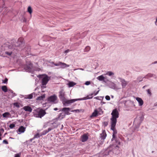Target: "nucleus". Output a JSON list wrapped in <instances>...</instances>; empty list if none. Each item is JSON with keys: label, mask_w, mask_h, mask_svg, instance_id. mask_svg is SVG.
Here are the masks:
<instances>
[{"label": "nucleus", "mask_w": 157, "mask_h": 157, "mask_svg": "<svg viewBox=\"0 0 157 157\" xmlns=\"http://www.w3.org/2000/svg\"><path fill=\"white\" fill-rule=\"evenodd\" d=\"M144 117L143 116H142L141 117H140V123H141L142 122V121H143V120L144 119Z\"/></svg>", "instance_id": "3c124183"}, {"label": "nucleus", "mask_w": 157, "mask_h": 157, "mask_svg": "<svg viewBox=\"0 0 157 157\" xmlns=\"http://www.w3.org/2000/svg\"><path fill=\"white\" fill-rule=\"evenodd\" d=\"M46 86H41V88L43 89L44 88H46Z\"/></svg>", "instance_id": "774afa93"}, {"label": "nucleus", "mask_w": 157, "mask_h": 157, "mask_svg": "<svg viewBox=\"0 0 157 157\" xmlns=\"http://www.w3.org/2000/svg\"><path fill=\"white\" fill-rule=\"evenodd\" d=\"M156 63H157V61H155L152 63V64H155Z\"/></svg>", "instance_id": "052dcab7"}, {"label": "nucleus", "mask_w": 157, "mask_h": 157, "mask_svg": "<svg viewBox=\"0 0 157 157\" xmlns=\"http://www.w3.org/2000/svg\"><path fill=\"white\" fill-rule=\"evenodd\" d=\"M90 47L89 46H87L84 49V52H88L90 50Z\"/></svg>", "instance_id": "2f4dec72"}, {"label": "nucleus", "mask_w": 157, "mask_h": 157, "mask_svg": "<svg viewBox=\"0 0 157 157\" xmlns=\"http://www.w3.org/2000/svg\"><path fill=\"white\" fill-rule=\"evenodd\" d=\"M142 78H143V79L144 78H147V75H146L145 76H144V77H142Z\"/></svg>", "instance_id": "680f3d73"}, {"label": "nucleus", "mask_w": 157, "mask_h": 157, "mask_svg": "<svg viewBox=\"0 0 157 157\" xmlns=\"http://www.w3.org/2000/svg\"><path fill=\"white\" fill-rule=\"evenodd\" d=\"M143 80V78L142 77L139 76L137 78V80L134 81L135 82H139L142 81Z\"/></svg>", "instance_id": "393cba45"}, {"label": "nucleus", "mask_w": 157, "mask_h": 157, "mask_svg": "<svg viewBox=\"0 0 157 157\" xmlns=\"http://www.w3.org/2000/svg\"><path fill=\"white\" fill-rule=\"evenodd\" d=\"M45 97V95L43 94L40 96H39L37 98L36 100H43Z\"/></svg>", "instance_id": "b1692460"}, {"label": "nucleus", "mask_w": 157, "mask_h": 157, "mask_svg": "<svg viewBox=\"0 0 157 157\" xmlns=\"http://www.w3.org/2000/svg\"><path fill=\"white\" fill-rule=\"evenodd\" d=\"M71 109L69 107H64L62 109H59V112L60 111L63 112V113L66 115H69L70 113L69 112L70 111Z\"/></svg>", "instance_id": "9d476101"}, {"label": "nucleus", "mask_w": 157, "mask_h": 157, "mask_svg": "<svg viewBox=\"0 0 157 157\" xmlns=\"http://www.w3.org/2000/svg\"><path fill=\"white\" fill-rule=\"evenodd\" d=\"M15 127V125L14 124H10L9 125L10 128H14Z\"/></svg>", "instance_id": "58836bf2"}, {"label": "nucleus", "mask_w": 157, "mask_h": 157, "mask_svg": "<svg viewBox=\"0 0 157 157\" xmlns=\"http://www.w3.org/2000/svg\"><path fill=\"white\" fill-rule=\"evenodd\" d=\"M5 54L9 56H10L12 54V52H5Z\"/></svg>", "instance_id": "8fccbe9b"}, {"label": "nucleus", "mask_w": 157, "mask_h": 157, "mask_svg": "<svg viewBox=\"0 0 157 157\" xmlns=\"http://www.w3.org/2000/svg\"><path fill=\"white\" fill-rule=\"evenodd\" d=\"M107 75H108L109 76H111L112 75H114V73L111 71H108L106 74Z\"/></svg>", "instance_id": "72a5a7b5"}, {"label": "nucleus", "mask_w": 157, "mask_h": 157, "mask_svg": "<svg viewBox=\"0 0 157 157\" xmlns=\"http://www.w3.org/2000/svg\"><path fill=\"white\" fill-rule=\"evenodd\" d=\"M33 64L31 63L27 64L24 67V69L27 72H30L32 71Z\"/></svg>", "instance_id": "9b49d317"}, {"label": "nucleus", "mask_w": 157, "mask_h": 157, "mask_svg": "<svg viewBox=\"0 0 157 157\" xmlns=\"http://www.w3.org/2000/svg\"><path fill=\"white\" fill-rule=\"evenodd\" d=\"M99 91V90H98V91H97L96 93H95L94 94V95L95 96L96 95H97L98 93V92Z\"/></svg>", "instance_id": "6e6d98bb"}, {"label": "nucleus", "mask_w": 157, "mask_h": 157, "mask_svg": "<svg viewBox=\"0 0 157 157\" xmlns=\"http://www.w3.org/2000/svg\"><path fill=\"white\" fill-rule=\"evenodd\" d=\"M8 91H9L12 94H13V91L11 90H9Z\"/></svg>", "instance_id": "5fc2aeb1"}, {"label": "nucleus", "mask_w": 157, "mask_h": 157, "mask_svg": "<svg viewBox=\"0 0 157 157\" xmlns=\"http://www.w3.org/2000/svg\"><path fill=\"white\" fill-rule=\"evenodd\" d=\"M41 136V135H40L39 133H37L34 135V137L35 138H39L40 136Z\"/></svg>", "instance_id": "e433bc0d"}, {"label": "nucleus", "mask_w": 157, "mask_h": 157, "mask_svg": "<svg viewBox=\"0 0 157 157\" xmlns=\"http://www.w3.org/2000/svg\"><path fill=\"white\" fill-rule=\"evenodd\" d=\"M25 130V128L24 126H21L17 130V132L18 134H20L24 132Z\"/></svg>", "instance_id": "2eb2a0df"}, {"label": "nucleus", "mask_w": 157, "mask_h": 157, "mask_svg": "<svg viewBox=\"0 0 157 157\" xmlns=\"http://www.w3.org/2000/svg\"><path fill=\"white\" fill-rule=\"evenodd\" d=\"M58 109L57 108H55L54 109V110L55 111H56V110H58Z\"/></svg>", "instance_id": "338daca9"}, {"label": "nucleus", "mask_w": 157, "mask_h": 157, "mask_svg": "<svg viewBox=\"0 0 157 157\" xmlns=\"http://www.w3.org/2000/svg\"><path fill=\"white\" fill-rule=\"evenodd\" d=\"M94 92H93V93H92L91 94H89L88 95L87 97L83 98H80V99H84L85 98H86L85 99H83V100H86L87 99H91L93 98L92 96L94 95Z\"/></svg>", "instance_id": "aec40b11"}, {"label": "nucleus", "mask_w": 157, "mask_h": 157, "mask_svg": "<svg viewBox=\"0 0 157 157\" xmlns=\"http://www.w3.org/2000/svg\"><path fill=\"white\" fill-rule=\"evenodd\" d=\"M13 94V97L16 96V94L14 92H13V94Z\"/></svg>", "instance_id": "69168bd1"}, {"label": "nucleus", "mask_w": 157, "mask_h": 157, "mask_svg": "<svg viewBox=\"0 0 157 157\" xmlns=\"http://www.w3.org/2000/svg\"><path fill=\"white\" fill-rule=\"evenodd\" d=\"M81 141L84 142L86 141L88 139L87 135L86 134H84L82 136Z\"/></svg>", "instance_id": "6ab92c4d"}, {"label": "nucleus", "mask_w": 157, "mask_h": 157, "mask_svg": "<svg viewBox=\"0 0 157 157\" xmlns=\"http://www.w3.org/2000/svg\"><path fill=\"white\" fill-rule=\"evenodd\" d=\"M90 83L91 82L90 81H87L85 82V84L86 85L88 86L90 84Z\"/></svg>", "instance_id": "de8ad7c7"}, {"label": "nucleus", "mask_w": 157, "mask_h": 157, "mask_svg": "<svg viewBox=\"0 0 157 157\" xmlns=\"http://www.w3.org/2000/svg\"><path fill=\"white\" fill-rule=\"evenodd\" d=\"M52 124L54 127H56V128H57L58 125H60V123H59L57 124H56L54 122L52 123Z\"/></svg>", "instance_id": "f704fd0d"}, {"label": "nucleus", "mask_w": 157, "mask_h": 157, "mask_svg": "<svg viewBox=\"0 0 157 157\" xmlns=\"http://www.w3.org/2000/svg\"><path fill=\"white\" fill-rule=\"evenodd\" d=\"M70 51V50L69 49H67V50H66L65 51V53H68V52H69Z\"/></svg>", "instance_id": "4d7b16f0"}, {"label": "nucleus", "mask_w": 157, "mask_h": 157, "mask_svg": "<svg viewBox=\"0 0 157 157\" xmlns=\"http://www.w3.org/2000/svg\"><path fill=\"white\" fill-rule=\"evenodd\" d=\"M10 115L9 112H5L2 114V116L6 118L8 116Z\"/></svg>", "instance_id": "c756f323"}, {"label": "nucleus", "mask_w": 157, "mask_h": 157, "mask_svg": "<svg viewBox=\"0 0 157 157\" xmlns=\"http://www.w3.org/2000/svg\"><path fill=\"white\" fill-rule=\"evenodd\" d=\"M116 124V123H111V129L113 130V136L112 138L111 139V141H113L114 140L117 141V139L116 137V135L117 133V132L116 130L115 129V127Z\"/></svg>", "instance_id": "39448f33"}, {"label": "nucleus", "mask_w": 157, "mask_h": 157, "mask_svg": "<svg viewBox=\"0 0 157 157\" xmlns=\"http://www.w3.org/2000/svg\"><path fill=\"white\" fill-rule=\"evenodd\" d=\"M66 115L63 113H61L59 114L58 117L56 118L57 120L59 119L61 120L65 117Z\"/></svg>", "instance_id": "dca6fc26"}, {"label": "nucleus", "mask_w": 157, "mask_h": 157, "mask_svg": "<svg viewBox=\"0 0 157 157\" xmlns=\"http://www.w3.org/2000/svg\"><path fill=\"white\" fill-rule=\"evenodd\" d=\"M86 99V98H85L84 99ZM83 99H80V98L75 99H72L71 100H67L65 98L62 101V102L64 106H67L68 105L74 103L75 101H78L82 100Z\"/></svg>", "instance_id": "20e7f679"}, {"label": "nucleus", "mask_w": 157, "mask_h": 157, "mask_svg": "<svg viewBox=\"0 0 157 157\" xmlns=\"http://www.w3.org/2000/svg\"><path fill=\"white\" fill-rule=\"evenodd\" d=\"M8 79L7 78H5V79L3 81V82L5 84H7Z\"/></svg>", "instance_id": "c03bdc74"}, {"label": "nucleus", "mask_w": 157, "mask_h": 157, "mask_svg": "<svg viewBox=\"0 0 157 157\" xmlns=\"http://www.w3.org/2000/svg\"><path fill=\"white\" fill-rule=\"evenodd\" d=\"M42 76H43L42 79V85L43 86H45L49 80L50 77L46 75L44 76L43 75Z\"/></svg>", "instance_id": "0eeeda50"}, {"label": "nucleus", "mask_w": 157, "mask_h": 157, "mask_svg": "<svg viewBox=\"0 0 157 157\" xmlns=\"http://www.w3.org/2000/svg\"><path fill=\"white\" fill-rule=\"evenodd\" d=\"M46 113L45 111L42 109H34L33 112L34 117L40 118L43 117Z\"/></svg>", "instance_id": "f257e3e1"}, {"label": "nucleus", "mask_w": 157, "mask_h": 157, "mask_svg": "<svg viewBox=\"0 0 157 157\" xmlns=\"http://www.w3.org/2000/svg\"><path fill=\"white\" fill-rule=\"evenodd\" d=\"M109 85L110 86V87L113 89H115L116 88V84L113 82L110 83Z\"/></svg>", "instance_id": "c85d7f7f"}, {"label": "nucleus", "mask_w": 157, "mask_h": 157, "mask_svg": "<svg viewBox=\"0 0 157 157\" xmlns=\"http://www.w3.org/2000/svg\"><path fill=\"white\" fill-rule=\"evenodd\" d=\"M155 24L156 25H157V17L156 18V21H155Z\"/></svg>", "instance_id": "bf43d9fd"}, {"label": "nucleus", "mask_w": 157, "mask_h": 157, "mask_svg": "<svg viewBox=\"0 0 157 157\" xmlns=\"http://www.w3.org/2000/svg\"><path fill=\"white\" fill-rule=\"evenodd\" d=\"M97 78L99 81H103L104 82H106V81L105 80V77L103 75H101L98 76L97 77Z\"/></svg>", "instance_id": "5701e85b"}, {"label": "nucleus", "mask_w": 157, "mask_h": 157, "mask_svg": "<svg viewBox=\"0 0 157 157\" xmlns=\"http://www.w3.org/2000/svg\"><path fill=\"white\" fill-rule=\"evenodd\" d=\"M94 92H93V93H92L91 94H89L88 95L87 97L83 98H80V99H84L85 98H86L85 99H83V100H86L87 99H91L93 98L92 96L94 95Z\"/></svg>", "instance_id": "412c9836"}, {"label": "nucleus", "mask_w": 157, "mask_h": 157, "mask_svg": "<svg viewBox=\"0 0 157 157\" xmlns=\"http://www.w3.org/2000/svg\"><path fill=\"white\" fill-rule=\"evenodd\" d=\"M76 83L73 82H70L68 83L69 87H71L76 85Z\"/></svg>", "instance_id": "a878e982"}, {"label": "nucleus", "mask_w": 157, "mask_h": 157, "mask_svg": "<svg viewBox=\"0 0 157 157\" xmlns=\"http://www.w3.org/2000/svg\"><path fill=\"white\" fill-rule=\"evenodd\" d=\"M136 100L139 103V106H141L143 105L144 104V101L141 98L139 97H136Z\"/></svg>", "instance_id": "f3484780"}, {"label": "nucleus", "mask_w": 157, "mask_h": 157, "mask_svg": "<svg viewBox=\"0 0 157 157\" xmlns=\"http://www.w3.org/2000/svg\"><path fill=\"white\" fill-rule=\"evenodd\" d=\"M35 138H34V137H33V138H32V139H31L30 140V141H32L33 140H34Z\"/></svg>", "instance_id": "0e129e2a"}, {"label": "nucleus", "mask_w": 157, "mask_h": 157, "mask_svg": "<svg viewBox=\"0 0 157 157\" xmlns=\"http://www.w3.org/2000/svg\"><path fill=\"white\" fill-rule=\"evenodd\" d=\"M55 128H56V127H54L52 125V126H51V127L48 128V129H50V130H49L50 131H51V130H52Z\"/></svg>", "instance_id": "a19ab883"}, {"label": "nucleus", "mask_w": 157, "mask_h": 157, "mask_svg": "<svg viewBox=\"0 0 157 157\" xmlns=\"http://www.w3.org/2000/svg\"><path fill=\"white\" fill-rule=\"evenodd\" d=\"M33 94H35L34 93H33L32 94H30L28 95L27 98L29 99H31L33 98Z\"/></svg>", "instance_id": "4c0bfd02"}, {"label": "nucleus", "mask_w": 157, "mask_h": 157, "mask_svg": "<svg viewBox=\"0 0 157 157\" xmlns=\"http://www.w3.org/2000/svg\"><path fill=\"white\" fill-rule=\"evenodd\" d=\"M94 98H95L97 100H99V97H95Z\"/></svg>", "instance_id": "e2e57ef3"}, {"label": "nucleus", "mask_w": 157, "mask_h": 157, "mask_svg": "<svg viewBox=\"0 0 157 157\" xmlns=\"http://www.w3.org/2000/svg\"><path fill=\"white\" fill-rule=\"evenodd\" d=\"M108 123L107 121H104L103 122V124L105 127L107 126L108 125Z\"/></svg>", "instance_id": "37998d69"}, {"label": "nucleus", "mask_w": 157, "mask_h": 157, "mask_svg": "<svg viewBox=\"0 0 157 157\" xmlns=\"http://www.w3.org/2000/svg\"><path fill=\"white\" fill-rule=\"evenodd\" d=\"M82 109H75V110H73L71 111L72 112H78V113H79L80 112H81V111H82Z\"/></svg>", "instance_id": "473e14b6"}, {"label": "nucleus", "mask_w": 157, "mask_h": 157, "mask_svg": "<svg viewBox=\"0 0 157 157\" xmlns=\"http://www.w3.org/2000/svg\"><path fill=\"white\" fill-rule=\"evenodd\" d=\"M57 99V97L56 96L55 94H54L48 97V101L56 103H57V102H56Z\"/></svg>", "instance_id": "1a4fd4ad"}, {"label": "nucleus", "mask_w": 157, "mask_h": 157, "mask_svg": "<svg viewBox=\"0 0 157 157\" xmlns=\"http://www.w3.org/2000/svg\"><path fill=\"white\" fill-rule=\"evenodd\" d=\"M102 154L103 155H107L110 154H112L113 153L112 148L109 147L106 149H103L102 151Z\"/></svg>", "instance_id": "423d86ee"}, {"label": "nucleus", "mask_w": 157, "mask_h": 157, "mask_svg": "<svg viewBox=\"0 0 157 157\" xmlns=\"http://www.w3.org/2000/svg\"><path fill=\"white\" fill-rule=\"evenodd\" d=\"M13 105L14 106H16L17 108H19L20 107L19 105L17 102L14 103L13 104Z\"/></svg>", "instance_id": "79ce46f5"}, {"label": "nucleus", "mask_w": 157, "mask_h": 157, "mask_svg": "<svg viewBox=\"0 0 157 157\" xmlns=\"http://www.w3.org/2000/svg\"><path fill=\"white\" fill-rule=\"evenodd\" d=\"M120 80V82L123 88H125L127 85L128 83V82L126 81L125 79H123L121 78H118Z\"/></svg>", "instance_id": "ddd939ff"}, {"label": "nucleus", "mask_w": 157, "mask_h": 157, "mask_svg": "<svg viewBox=\"0 0 157 157\" xmlns=\"http://www.w3.org/2000/svg\"><path fill=\"white\" fill-rule=\"evenodd\" d=\"M105 98L107 100H110V97L108 95H107L105 97Z\"/></svg>", "instance_id": "09e8293b"}, {"label": "nucleus", "mask_w": 157, "mask_h": 157, "mask_svg": "<svg viewBox=\"0 0 157 157\" xmlns=\"http://www.w3.org/2000/svg\"><path fill=\"white\" fill-rule=\"evenodd\" d=\"M63 124H62L61 125V128H60V129L61 130H62L63 129Z\"/></svg>", "instance_id": "13d9d810"}, {"label": "nucleus", "mask_w": 157, "mask_h": 157, "mask_svg": "<svg viewBox=\"0 0 157 157\" xmlns=\"http://www.w3.org/2000/svg\"><path fill=\"white\" fill-rule=\"evenodd\" d=\"M55 66H60L59 68H64L65 67H69V65L67 64L66 63H62L61 62H59L57 63H54L53 62H52Z\"/></svg>", "instance_id": "6e6552de"}, {"label": "nucleus", "mask_w": 157, "mask_h": 157, "mask_svg": "<svg viewBox=\"0 0 157 157\" xmlns=\"http://www.w3.org/2000/svg\"><path fill=\"white\" fill-rule=\"evenodd\" d=\"M28 11L29 13L31 14L32 12V10L31 6H29L28 8Z\"/></svg>", "instance_id": "c9c22d12"}, {"label": "nucleus", "mask_w": 157, "mask_h": 157, "mask_svg": "<svg viewBox=\"0 0 157 157\" xmlns=\"http://www.w3.org/2000/svg\"><path fill=\"white\" fill-rule=\"evenodd\" d=\"M98 115V111L97 110H95L90 115V117L92 118L93 117L97 116Z\"/></svg>", "instance_id": "4be33fe9"}, {"label": "nucleus", "mask_w": 157, "mask_h": 157, "mask_svg": "<svg viewBox=\"0 0 157 157\" xmlns=\"http://www.w3.org/2000/svg\"><path fill=\"white\" fill-rule=\"evenodd\" d=\"M0 131L1 132H2V133H3L4 132V129L3 128H1L0 129Z\"/></svg>", "instance_id": "864d4df0"}, {"label": "nucleus", "mask_w": 157, "mask_h": 157, "mask_svg": "<svg viewBox=\"0 0 157 157\" xmlns=\"http://www.w3.org/2000/svg\"><path fill=\"white\" fill-rule=\"evenodd\" d=\"M2 90L5 92H6L8 91L7 87L6 86H3L2 87Z\"/></svg>", "instance_id": "cd10ccee"}, {"label": "nucleus", "mask_w": 157, "mask_h": 157, "mask_svg": "<svg viewBox=\"0 0 157 157\" xmlns=\"http://www.w3.org/2000/svg\"><path fill=\"white\" fill-rule=\"evenodd\" d=\"M65 92L63 90H62L59 91V97L62 101L65 99Z\"/></svg>", "instance_id": "f8f14e48"}, {"label": "nucleus", "mask_w": 157, "mask_h": 157, "mask_svg": "<svg viewBox=\"0 0 157 157\" xmlns=\"http://www.w3.org/2000/svg\"><path fill=\"white\" fill-rule=\"evenodd\" d=\"M3 144H8V141L6 140H3L2 142Z\"/></svg>", "instance_id": "49530a36"}, {"label": "nucleus", "mask_w": 157, "mask_h": 157, "mask_svg": "<svg viewBox=\"0 0 157 157\" xmlns=\"http://www.w3.org/2000/svg\"><path fill=\"white\" fill-rule=\"evenodd\" d=\"M147 92L148 94L150 96H151V95L152 94L151 93V90L150 89H148L147 90Z\"/></svg>", "instance_id": "ea45409f"}, {"label": "nucleus", "mask_w": 157, "mask_h": 157, "mask_svg": "<svg viewBox=\"0 0 157 157\" xmlns=\"http://www.w3.org/2000/svg\"><path fill=\"white\" fill-rule=\"evenodd\" d=\"M24 39L22 37L19 38L17 42H16L14 44L12 45V47L14 49L20 50V48L24 45Z\"/></svg>", "instance_id": "f03ea898"}, {"label": "nucleus", "mask_w": 157, "mask_h": 157, "mask_svg": "<svg viewBox=\"0 0 157 157\" xmlns=\"http://www.w3.org/2000/svg\"><path fill=\"white\" fill-rule=\"evenodd\" d=\"M147 78H148L149 77H152L153 75L152 74H151V73H149V74H147Z\"/></svg>", "instance_id": "a18cd8bd"}, {"label": "nucleus", "mask_w": 157, "mask_h": 157, "mask_svg": "<svg viewBox=\"0 0 157 157\" xmlns=\"http://www.w3.org/2000/svg\"><path fill=\"white\" fill-rule=\"evenodd\" d=\"M50 129H48L47 130H44L41 133V136L42 135H46L47 133H48V132H49V131Z\"/></svg>", "instance_id": "bb28decb"}, {"label": "nucleus", "mask_w": 157, "mask_h": 157, "mask_svg": "<svg viewBox=\"0 0 157 157\" xmlns=\"http://www.w3.org/2000/svg\"><path fill=\"white\" fill-rule=\"evenodd\" d=\"M23 109L26 111H28L29 112H32V108L29 106H24Z\"/></svg>", "instance_id": "a211bd4d"}, {"label": "nucleus", "mask_w": 157, "mask_h": 157, "mask_svg": "<svg viewBox=\"0 0 157 157\" xmlns=\"http://www.w3.org/2000/svg\"><path fill=\"white\" fill-rule=\"evenodd\" d=\"M112 115L110 119L111 123H117V118L119 117V113L116 109H114L111 113Z\"/></svg>", "instance_id": "7ed1b4c3"}, {"label": "nucleus", "mask_w": 157, "mask_h": 157, "mask_svg": "<svg viewBox=\"0 0 157 157\" xmlns=\"http://www.w3.org/2000/svg\"><path fill=\"white\" fill-rule=\"evenodd\" d=\"M107 135L106 134L105 131V130H104L102 131V132L100 134V138L101 139V140H103V141H104V140L105 139Z\"/></svg>", "instance_id": "4468645a"}, {"label": "nucleus", "mask_w": 157, "mask_h": 157, "mask_svg": "<svg viewBox=\"0 0 157 157\" xmlns=\"http://www.w3.org/2000/svg\"><path fill=\"white\" fill-rule=\"evenodd\" d=\"M98 115H100L102 114L103 113V111L102 109H101L100 108H98Z\"/></svg>", "instance_id": "7c9ffc66"}, {"label": "nucleus", "mask_w": 157, "mask_h": 157, "mask_svg": "<svg viewBox=\"0 0 157 157\" xmlns=\"http://www.w3.org/2000/svg\"><path fill=\"white\" fill-rule=\"evenodd\" d=\"M14 157H20V156L19 154H17L15 155Z\"/></svg>", "instance_id": "603ef678"}]
</instances>
